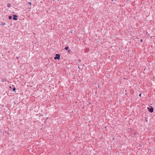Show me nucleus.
Segmentation results:
<instances>
[{"instance_id": "12", "label": "nucleus", "mask_w": 155, "mask_h": 155, "mask_svg": "<svg viewBox=\"0 0 155 155\" xmlns=\"http://www.w3.org/2000/svg\"><path fill=\"white\" fill-rule=\"evenodd\" d=\"M140 41L141 42H142L143 41V40L142 39H140Z\"/></svg>"}, {"instance_id": "1", "label": "nucleus", "mask_w": 155, "mask_h": 155, "mask_svg": "<svg viewBox=\"0 0 155 155\" xmlns=\"http://www.w3.org/2000/svg\"><path fill=\"white\" fill-rule=\"evenodd\" d=\"M148 110L150 113H152L153 111V108L152 106H150L147 107Z\"/></svg>"}, {"instance_id": "9", "label": "nucleus", "mask_w": 155, "mask_h": 155, "mask_svg": "<svg viewBox=\"0 0 155 155\" xmlns=\"http://www.w3.org/2000/svg\"><path fill=\"white\" fill-rule=\"evenodd\" d=\"M71 50H68V52L69 53H71Z\"/></svg>"}, {"instance_id": "7", "label": "nucleus", "mask_w": 155, "mask_h": 155, "mask_svg": "<svg viewBox=\"0 0 155 155\" xmlns=\"http://www.w3.org/2000/svg\"><path fill=\"white\" fill-rule=\"evenodd\" d=\"M8 19L10 20H11L12 19V16L11 15H9L8 17Z\"/></svg>"}, {"instance_id": "8", "label": "nucleus", "mask_w": 155, "mask_h": 155, "mask_svg": "<svg viewBox=\"0 0 155 155\" xmlns=\"http://www.w3.org/2000/svg\"><path fill=\"white\" fill-rule=\"evenodd\" d=\"M2 25H5V23L4 22H3L1 24Z\"/></svg>"}, {"instance_id": "15", "label": "nucleus", "mask_w": 155, "mask_h": 155, "mask_svg": "<svg viewBox=\"0 0 155 155\" xmlns=\"http://www.w3.org/2000/svg\"><path fill=\"white\" fill-rule=\"evenodd\" d=\"M48 118V117H47L46 118V120H47V119Z\"/></svg>"}, {"instance_id": "14", "label": "nucleus", "mask_w": 155, "mask_h": 155, "mask_svg": "<svg viewBox=\"0 0 155 155\" xmlns=\"http://www.w3.org/2000/svg\"><path fill=\"white\" fill-rule=\"evenodd\" d=\"M146 118H147V119L146 120V121L147 122H148V120H147V117H146Z\"/></svg>"}, {"instance_id": "17", "label": "nucleus", "mask_w": 155, "mask_h": 155, "mask_svg": "<svg viewBox=\"0 0 155 155\" xmlns=\"http://www.w3.org/2000/svg\"><path fill=\"white\" fill-rule=\"evenodd\" d=\"M28 8L29 9H31L30 8Z\"/></svg>"}, {"instance_id": "2", "label": "nucleus", "mask_w": 155, "mask_h": 155, "mask_svg": "<svg viewBox=\"0 0 155 155\" xmlns=\"http://www.w3.org/2000/svg\"><path fill=\"white\" fill-rule=\"evenodd\" d=\"M60 55L58 54H56L55 55V56L54 57V59L55 60H59L60 59Z\"/></svg>"}, {"instance_id": "4", "label": "nucleus", "mask_w": 155, "mask_h": 155, "mask_svg": "<svg viewBox=\"0 0 155 155\" xmlns=\"http://www.w3.org/2000/svg\"><path fill=\"white\" fill-rule=\"evenodd\" d=\"M0 79H1V81L2 82L8 81L7 80L6 78H0Z\"/></svg>"}, {"instance_id": "16", "label": "nucleus", "mask_w": 155, "mask_h": 155, "mask_svg": "<svg viewBox=\"0 0 155 155\" xmlns=\"http://www.w3.org/2000/svg\"><path fill=\"white\" fill-rule=\"evenodd\" d=\"M16 58L17 59H18V57H16Z\"/></svg>"}, {"instance_id": "18", "label": "nucleus", "mask_w": 155, "mask_h": 155, "mask_svg": "<svg viewBox=\"0 0 155 155\" xmlns=\"http://www.w3.org/2000/svg\"><path fill=\"white\" fill-rule=\"evenodd\" d=\"M9 87H10V88H11V86H10Z\"/></svg>"}, {"instance_id": "11", "label": "nucleus", "mask_w": 155, "mask_h": 155, "mask_svg": "<svg viewBox=\"0 0 155 155\" xmlns=\"http://www.w3.org/2000/svg\"><path fill=\"white\" fill-rule=\"evenodd\" d=\"M28 4H29V5H31V3L30 2H28Z\"/></svg>"}, {"instance_id": "13", "label": "nucleus", "mask_w": 155, "mask_h": 155, "mask_svg": "<svg viewBox=\"0 0 155 155\" xmlns=\"http://www.w3.org/2000/svg\"><path fill=\"white\" fill-rule=\"evenodd\" d=\"M141 93H140V94H139V97H141Z\"/></svg>"}, {"instance_id": "6", "label": "nucleus", "mask_w": 155, "mask_h": 155, "mask_svg": "<svg viewBox=\"0 0 155 155\" xmlns=\"http://www.w3.org/2000/svg\"><path fill=\"white\" fill-rule=\"evenodd\" d=\"M64 49L67 50H68L69 49V47H68L67 46H66L65 48H64Z\"/></svg>"}, {"instance_id": "3", "label": "nucleus", "mask_w": 155, "mask_h": 155, "mask_svg": "<svg viewBox=\"0 0 155 155\" xmlns=\"http://www.w3.org/2000/svg\"><path fill=\"white\" fill-rule=\"evenodd\" d=\"M13 19L14 20L16 21L18 20V16L16 15H13Z\"/></svg>"}, {"instance_id": "19", "label": "nucleus", "mask_w": 155, "mask_h": 155, "mask_svg": "<svg viewBox=\"0 0 155 155\" xmlns=\"http://www.w3.org/2000/svg\"><path fill=\"white\" fill-rule=\"evenodd\" d=\"M127 94V93H126L125 94V95H126V94Z\"/></svg>"}, {"instance_id": "10", "label": "nucleus", "mask_w": 155, "mask_h": 155, "mask_svg": "<svg viewBox=\"0 0 155 155\" xmlns=\"http://www.w3.org/2000/svg\"><path fill=\"white\" fill-rule=\"evenodd\" d=\"M16 90V88L15 87H14L13 88V91H15Z\"/></svg>"}, {"instance_id": "5", "label": "nucleus", "mask_w": 155, "mask_h": 155, "mask_svg": "<svg viewBox=\"0 0 155 155\" xmlns=\"http://www.w3.org/2000/svg\"><path fill=\"white\" fill-rule=\"evenodd\" d=\"M7 6L8 8H9L11 6V4L9 3L7 4Z\"/></svg>"}]
</instances>
